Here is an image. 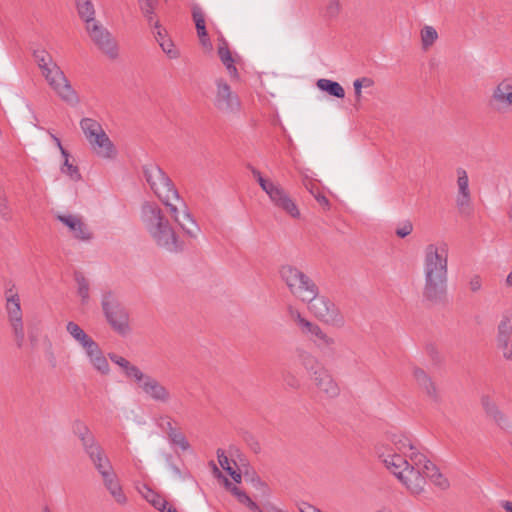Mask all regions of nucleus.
Returning a JSON list of instances; mask_svg holds the SVG:
<instances>
[{
	"label": "nucleus",
	"instance_id": "nucleus-22",
	"mask_svg": "<svg viewBox=\"0 0 512 512\" xmlns=\"http://www.w3.org/2000/svg\"><path fill=\"white\" fill-rule=\"evenodd\" d=\"M105 488L109 491L114 500L120 504L124 505L127 502V497L122 490V486L118 480L116 473L109 475L102 479Z\"/></svg>",
	"mask_w": 512,
	"mask_h": 512
},
{
	"label": "nucleus",
	"instance_id": "nucleus-46",
	"mask_svg": "<svg viewBox=\"0 0 512 512\" xmlns=\"http://www.w3.org/2000/svg\"><path fill=\"white\" fill-rule=\"evenodd\" d=\"M87 456L89 457L90 461L93 463L94 467L99 465V463H101V464L104 463V459H109L107 457L104 449L102 448V446H100L96 450L90 452L89 454H87Z\"/></svg>",
	"mask_w": 512,
	"mask_h": 512
},
{
	"label": "nucleus",
	"instance_id": "nucleus-63",
	"mask_svg": "<svg viewBox=\"0 0 512 512\" xmlns=\"http://www.w3.org/2000/svg\"><path fill=\"white\" fill-rule=\"evenodd\" d=\"M314 197L316 201L319 203V205L322 206L325 210L330 209V202L325 195L318 192L317 194L314 195Z\"/></svg>",
	"mask_w": 512,
	"mask_h": 512
},
{
	"label": "nucleus",
	"instance_id": "nucleus-4",
	"mask_svg": "<svg viewBox=\"0 0 512 512\" xmlns=\"http://www.w3.org/2000/svg\"><path fill=\"white\" fill-rule=\"evenodd\" d=\"M279 274L290 293L302 302L313 299L316 293H318L316 283L295 266L283 265L279 270Z\"/></svg>",
	"mask_w": 512,
	"mask_h": 512
},
{
	"label": "nucleus",
	"instance_id": "nucleus-43",
	"mask_svg": "<svg viewBox=\"0 0 512 512\" xmlns=\"http://www.w3.org/2000/svg\"><path fill=\"white\" fill-rule=\"evenodd\" d=\"M160 47L162 48L163 52L170 59H176L180 55L179 51L174 47V43L169 38L166 40L160 41Z\"/></svg>",
	"mask_w": 512,
	"mask_h": 512
},
{
	"label": "nucleus",
	"instance_id": "nucleus-27",
	"mask_svg": "<svg viewBox=\"0 0 512 512\" xmlns=\"http://www.w3.org/2000/svg\"><path fill=\"white\" fill-rule=\"evenodd\" d=\"M160 200L169 209V213H170L171 217L183 229V231L190 237L195 238V230L188 227L187 224L180 219L179 209H178L177 205L172 202L175 199L167 198V201H166V199H160Z\"/></svg>",
	"mask_w": 512,
	"mask_h": 512
},
{
	"label": "nucleus",
	"instance_id": "nucleus-64",
	"mask_svg": "<svg viewBox=\"0 0 512 512\" xmlns=\"http://www.w3.org/2000/svg\"><path fill=\"white\" fill-rule=\"evenodd\" d=\"M151 503L155 508H157L158 510H160L162 512H164L168 508L167 502L164 499H161L159 497L157 499L151 500Z\"/></svg>",
	"mask_w": 512,
	"mask_h": 512
},
{
	"label": "nucleus",
	"instance_id": "nucleus-2",
	"mask_svg": "<svg viewBox=\"0 0 512 512\" xmlns=\"http://www.w3.org/2000/svg\"><path fill=\"white\" fill-rule=\"evenodd\" d=\"M423 299L430 304H440L447 296L448 248L446 243L428 244L424 250Z\"/></svg>",
	"mask_w": 512,
	"mask_h": 512
},
{
	"label": "nucleus",
	"instance_id": "nucleus-20",
	"mask_svg": "<svg viewBox=\"0 0 512 512\" xmlns=\"http://www.w3.org/2000/svg\"><path fill=\"white\" fill-rule=\"evenodd\" d=\"M457 184L459 189V194L457 196V206L460 210H464L465 208H468L471 203V194L469 190V179L467 176V173L464 169L458 168L457 169Z\"/></svg>",
	"mask_w": 512,
	"mask_h": 512
},
{
	"label": "nucleus",
	"instance_id": "nucleus-61",
	"mask_svg": "<svg viewBox=\"0 0 512 512\" xmlns=\"http://www.w3.org/2000/svg\"><path fill=\"white\" fill-rule=\"evenodd\" d=\"M284 382L292 389H298L300 387L299 380L292 374H287L284 377Z\"/></svg>",
	"mask_w": 512,
	"mask_h": 512
},
{
	"label": "nucleus",
	"instance_id": "nucleus-7",
	"mask_svg": "<svg viewBox=\"0 0 512 512\" xmlns=\"http://www.w3.org/2000/svg\"><path fill=\"white\" fill-rule=\"evenodd\" d=\"M5 309L7 312L8 321L12 328L15 343L18 348H22L25 342V331L23 324V313L21 309L20 297L15 290V285L12 284L10 288L5 291Z\"/></svg>",
	"mask_w": 512,
	"mask_h": 512
},
{
	"label": "nucleus",
	"instance_id": "nucleus-23",
	"mask_svg": "<svg viewBox=\"0 0 512 512\" xmlns=\"http://www.w3.org/2000/svg\"><path fill=\"white\" fill-rule=\"evenodd\" d=\"M66 331L83 349L94 342V340L73 321H69L66 324Z\"/></svg>",
	"mask_w": 512,
	"mask_h": 512
},
{
	"label": "nucleus",
	"instance_id": "nucleus-16",
	"mask_svg": "<svg viewBox=\"0 0 512 512\" xmlns=\"http://www.w3.org/2000/svg\"><path fill=\"white\" fill-rule=\"evenodd\" d=\"M267 195L276 208L292 218L298 219L300 217V211L295 201L281 185L277 184Z\"/></svg>",
	"mask_w": 512,
	"mask_h": 512
},
{
	"label": "nucleus",
	"instance_id": "nucleus-54",
	"mask_svg": "<svg viewBox=\"0 0 512 512\" xmlns=\"http://www.w3.org/2000/svg\"><path fill=\"white\" fill-rule=\"evenodd\" d=\"M426 352L428 356L431 358V360L434 363H440L441 362V356L437 349V347L434 344H429L426 346Z\"/></svg>",
	"mask_w": 512,
	"mask_h": 512
},
{
	"label": "nucleus",
	"instance_id": "nucleus-55",
	"mask_svg": "<svg viewBox=\"0 0 512 512\" xmlns=\"http://www.w3.org/2000/svg\"><path fill=\"white\" fill-rule=\"evenodd\" d=\"M256 180L260 187L262 188V190L266 192V194H268L277 185V183L268 180L263 176H259L258 179Z\"/></svg>",
	"mask_w": 512,
	"mask_h": 512
},
{
	"label": "nucleus",
	"instance_id": "nucleus-15",
	"mask_svg": "<svg viewBox=\"0 0 512 512\" xmlns=\"http://www.w3.org/2000/svg\"><path fill=\"white\" fill-rule=\"evenodd\" d=\"M310 379L313 381L316 388L327 398L334 399L340 395L341 390L339 384L325 366L315 371L314 374L310 376Z\"/></svg>",
	"mask_w": 512,
	"mask_h": 512
},
{
	"label": "nucleus",
	"instance_id": "nucleus-51",
	"mask_svg": "<svg viewBox=\"0 0 512 512\" xmlns=\"http://www.w3.org/2000/svg\"><path fill=\"white\" fill-rule=\"evenodd\" d=\"M413 231V224L411 221H404L395 231L399 238H405L410 235Z\"/></svg>",
	"mask_w": 512,
	"mask_h": 512
},
{
	"label": "nucleus",
	"instance_id": "nucleus-28",
	"mask_svg": "<svg viewBox=\"0 0 512 512\" xmlns=\"http://www.w3.org/2000/svg\"><path fill=\"white\" fill-rule=\"evenodd\" d=\"M80 126L88 142H92L93 138H96L98 135L104 132L101 125L96 120L91 118H83L80 121Z\"/></svg>",
	"mask_w": 512,
	"mask_h": 512
},
{
	"label": "nucleus",
	"instance_id": "nucleus-26",
	"mask_svg": "<svg viewBox=\"0 0 512 512\" xmlns=\"http://www.w3.org/2000/svg\"><path fill=\"white\" fill-rule=\"evenodd\" d=\"M316 85L320 90L328 93L330 96H334L336 98L345 97L344 88L336 81L322 78L317 81Z\"/></svg>",
	"mask_w": 512,
	"mask_h": 512
},
{
	"label": "nucleus",
	"instance_id": "nucleus-52",
	"mask_svg": "<svg viewBox=\"0 0 512 512\" xmlns=\"http://www.w3.org/2000/svg\"><path fill=\"white\" fill-rule=\"evenodd\" d=\"M341 9L339 0H331L326 7V14L328 17H336Z\"/></svg>",
	"mask_w": 512,
	"mask_h": 512
},
{
	"label": "nucleus",
	"instance_id": "nucleus-44",
	"mask_svg": "<svg viewBox=\"0 0 512 512\" xmlns=\"http://www.w3.org/2000/svg\"><path fill=\"white\" fill-rule=\"evenodd\" d=\"M320 326L312 321H309L308 319H304L301 324L298 326L300 332L308 337L310 339V337H312V334L314 333V331L316 329H318Z\"/></svg>",
	"mask_w": 512,
	"mask_h": 512
},
{
	"label": "nucleus",
	"instance_id": "nucleus-40",
	"mask_svg": "<svg viewBox=\"0 0 512 512\" xmlns=\"http://www.w3.org/2000/svg\"><path fill=\"white\" fill-rule=\"evenodd\" d=\"M168 438L172 444L178 445L183 451H187L190 448V444L185 435L180 431L175 430L168 433Z\"/></svg>",
	"mask_w": 512,
	"mask_h": 512
},
{
	"label": "nucleus",
	"instance_id": "nucleus-1",
	"mask_svg": "<svg viewBox=\"0 0 512 512\" xmlns=\"http://www.w3.org/2000/svg\"><path fill=\"white\" fill-rule=\"evenodd\" d=\"M378 458L385 467L406 487L413 496L425 491L426 479L442 490L449 488L450 484L438 467L421 452L401 455L391 449L380 447L377 449Z\"/></svg>",
	"mask_w": 512,
	"mask_h": 512
},
{
	"label": "nucleus",
	"instance_id": "nucleus-62",
	"mask_svg": "<svg viewBox=\"0 0 512 512\" xmlns=\"http://www.w3.org/2000/svg\"><path fill=\"white\" fill-rule=\"evenodd\" d=\"M160 419L165 423H161L160 426L165 429L166 433H171L175 431L176 429L172 426V420L169 416H162Z\"/></svg>",
	"mask_w": 512,
	"mask_h": 512
},
{
	"label": "nucleus",
	"instance_id": "nucleus-41",
	"mask_svg": "<svg viewBox=\"0 0 512 512\" xmlns=\"http://www.w3.org/2000/svg\"><path fill=\"white\" fill-rule=\"evenodd\" d=\"M79 441L81 442L82 448L86 455L101 446L93 433L89 434L84 438L79 439Z\"/></svg>",
	"mask_w": 512,
	"mask_h": 512
},
{
	"label": "nucleus",
	"instance_id": "nucleus-10",
	"mask_svg": "<svg viewBox=\"0 0 512 512\" xmlns=\"http://www.w3.org/2000/svg\"><path fill=\"white\" fill-rule=\"evenodd\" d=\"M138 388L150 400L159 404H168L172 399V393L168 387L157 378L141 373L135 380Z\"/></svg>",
	"mask_w": 512,
	"mask_h": 512
},
{
	"label": "nucleus",
	"instance_id": "nucleus-13",
	"mask_svg": "<svg viewBox=\"0 0 512 512\" xmlns=\"http://www.w3.org/2000/svg\"><path fill=\"white\" fill-rule=\"evenodd\" d=\"M86 30L92 41L104 54H106L110 59L117 58V44L106 28L98 25V23L94 21L86 25Z\"/></svg>",
	"mask_w": 512,
	"mask_h": 512
},
{
	"label": "nucleus",
	"instance_id": "nucleus-56",
	"mask_svg": "<svg viewBox=\"0 0 512 512\" xmlns=\"http://www.w3.org/2000/svg\"><path fill=\"white\" fill-rule=\"evenodd\" d=\"M288 315L290 319L297 325V327L301 324V322L305 319L299 310L295 309L292 306L288 307Z\"/></svg>",
	"mask_w": 512,
	"mask_h": 512
},
{
	"label": "nucleus",
	"instance_id": "nucleus-59",
	"mask_svg": "<svg viewBox=\"0 0 512 512\" xmlns=\"http://www.w3.org/2000/svg\"><path fill=\"white\" fill-rule=\"evenodd\" d=\"M482 287V279L479 275H474L469 281V288L472 292H477Z\"/></svg>",
	"mask_w": 512,
	"mask_h": 512
},
{
	"label": "nucleus",
	"instance_id": "nucleus-36",
	"mask_svg": "<svg viewBox=\"0 0 512 512\" xmlns=\"http://www.w3.org/2000/svg\"><path fill=\"white\" fill-rule=\"evenodd\" d=\"M159 0H140V10L146 17L149 24H152L154 10L158 5Z\"/></svg>",
	"mask_w": 512,
	"mask_h": 512
},
{
	"label": "nucleus",
	"instance_id": "nucleus-30",
	"mask_svg": "<svg viewBox=\"0 0 512 512\" xmlns=\"http://www.w3.org/2000/svg\"><path fill=\"white\" fill-rule=\"evenodd\" d=\"M390 441L394 445L395 449L403 453L405 448H409L411 453L418 452L413 444L412 439L403 433H392L390 435Z\"/></svg>",
	"mask_w": 512,
	"mask_h": 512
},
{
	"label": "nucleus",
	"instance_id": "nucleus-57",
	"mask_svg": "<svg viewBox=\"0 0 512 512\" xmlns=\"http://www.w3.org/2000/svg\"><path fill=\"white\" fill-rule=\"evenodd\" d=\"M182 221H184L188 227H190L191 229L195 230V237L197 236V232L199 230V227L197 225V223L195 222V220L192 218V216L190 215V213H188L186 211V209L183 211V215H182Z\"/></svg>",
	"mask_w": 512,
	"mask_h": 512
},
{
	"label": "nucleus",
	"instance_id": "nucleus-33",
	"mask_svg": "<svg viewBox=\"0 0 512 512\" xmlns=\"http://www.w3.org/2000/svg\"><path fill=\"white\" fill-rule=\"evenodd\" d=\"M78 14L86 25L95 21V9L92 0H84L76 3Z\"/></svg>",
	"mask_w": 512,
	"mask_h": 512
},
{
	"label": "nucleus",
	"instance_id": "nucleus-24",
	"mask_svg": "<svg viewBox=\"0 0 512 512\" xmlns=\"http://www.w3.org/2000/svg\"><path fill=\"white\" fill-rule=\"evenodd\" d=\"M109 358L113 363L117 364L123 369L125 375L128 378L133 379L134 381L138 378L139 374L142 373L139 367L131 364L127 359H125L122 356H119L115 353H109Z\"/></svg>",
	"mask_w": 512,
	"mask_h": 512
},
{
	"label": "nucleus",
	"instance_id": "nucleus-6",
	"mask_svg": "<svg viewBox=\"0 0 512 512\" xmlns=\"http://www.w3.org/2000/svg\"><path fill=\"white\" fill-rule=\"evenodd\" d=\"M143 174L150 188L159 199L167 200V198H174L175 201L181 202L182 206L186 208L185 204L180 200L178 191L171 179L158 165L153 163L144 165Z\"/></svg>",
	"mask_w": 512,
	"mask_h": 512
},
{
	"label": "nucleus",
	"instance_id": "nucleus-48",
	"mask_svg": "<svg viewBox=\"0 0 512 512\" xmlns=\"http://www.w3.org/2000/svg\"><path fill=\"white\" fill-rule=\"evenodd\" d=\"M91 364L97 371H99L102 374H108L110 371L109 363L103 354L98 358L93 359V362Z\"/></svg>",
	"mask_w": 512,
	"mask_h": 512
},
{
	"label": "nucleus",
	"instance_id": "nucleus-21",
	"mask_svg": "<svg viewBox=\"0 0 512 512\" xmlns=\"http://www.w3.org/2000/svg\"><path fill=\"white\" fill-rule=\"evenodd\" d=\"M92 146L94 152L102 158H114L117 154V151L107 136V134L102 132L100 135H98L96 138L92 139V142H89Z\"/></svg>",
	"mask_w": 512,
	"mask_h": 512
},
{
	"label": "nucleus",
	"instance_id": "nucleus-14",
	"mask_svg": "<svg viewBox=\"0 0 512 512\" xmlns=\"http://www.w3.org/2000/svg\"><path fill=\"white\" fill-rule=\"evenodd\" d=\"M496 347L507 361H512V311H505L497 325Z\"/></svg>",
	"mask_w": 512,
	"mask_h": 512
},
{
	"label": "nucleus",
	"instance_id": "nucleus-45",
	"mask_svg": "<svg viewBox=\"0 0 512 512\" xmlns=\"http://www.w3.org/2000/svg\"><path fill=\"white\" fill-rule=\"evenodd\" d=\"M320 326L312 321H309L308 319H304L301 324L298 326L300 332L308 337L310 339V337H312V334L314 333V331L316 329H318Z\"/></svg>",
	"mask_w": 512,
	"mask_h": 512
},
{
	"label": "nucleus",
	"instance_id": "nucleus-32",
	"mask_svg": "<svg viewBox=\"0 0 512 512\" xmlns=\"http://www.w3.org/2000/svg\"><path fill=\"white\" fill-rule=\"evenodd\" d=\"M224 485L225 488L236 497L239 503L246 506L248 509L254 506L255 502L244 491L233 485L227 478H224Z\"/></svg>",
	"mask_w": 512,
	"mask_h": 512
},
{
	"label": "nucleus",
	"instance_id": "nucleus-8",
	"mask_svg": "<svg viewBox=\"0 0 512 512\" xmlns=\"http://www.w3.org/2000/svg\"><path fill=\"white\" fill-rule=\"evenodd\" d=\"M308 303L310 312L321 322L340 328L344 326L345 320L336 304L329 298L316 293L311 300H305Z\"/></svg>",
	"mask_w": 512,
	"mask_h": 512
},
{
	"label": "nucleus",
	"instance_id": "nucleus-60",
	"mask_svg": "<svg viewBox=\"0 0 512 512\" xmlns=\"http://www.w3.org/2000/svg\"><path fill=\"white\" fill-rule=\"evenodd\" d=\"M217 458L222 469H226V466L230 465L229 459L225 454V451L221 448L217 449Z\"/></svg>",
	"mask_w": 512,
	"mask_h": 512
},
{
	"label": "nucleus",
	"instance_id": "nucleus-58",
	"mask_svg": "<svg viewBox=\"0 0 512 512\" xmlns=\"http://www.w3.org/2000/svg\"><path fill=\"white\" fill-rule=\"evenodd\" d=\"M0 215L3 219L9 220L11 218V212L7 206L6 199L0 196Z\"/></svg>",
	"mask_w": 512,
	"mask_h": 512
},
{
	"label": "nucleus",
	"instance_id": "nucleus-50",
	"mask_svg": "<svg viewBox=\"0 0 512 512\" xmlns=\"http://www.w3.org/2000/svg\"><path fill=\"white\" fill-rule=\"evenodd\" d=\"M95 469L101 475L102 479L108 477L109 475L111 476V474L115 473L109 459H104V463H99V465H97Z\"/></svg>",
	"mask_w": 512,
	"mask_h": 512
},
{
	"label": "nucleus",
	"instance_id": "nucleus-19",
	"mask_svg": "<svg viewBox=\"0 0 512 512\" xmlns=\"http://www.w3.org/2000/svg\"><path fill=\"white\" fill-rule=\"evenodd\" d=\"M482 407L490 419H492L500 428L506 429L511 427L509 418L499 409L497 404L485 395L481 398Z\"/></svg>",
	"mask_w": 512,
	"mask_h": 512
},
{
	"label": "nucleus",
	"instance_id": "nucleus-17",
	"mask_svg": "<svg viewBox=\"0 0 512 512\" xmlns=\"http://www.w3.org/2000/svg\"><path fill=\"white\" fill-rule=\"evenodd\" d=\"M57 219L73 232L76 239L89 241L93 234L80 217L74 215H58Z\"/></svg>",
	"mask_w": 512,
	"mask_h": 512
},
{
	"label": "nucleus",
	"instance_id": "nucleus-31",
	"mask_svg": "<svg viewBox=\"0 0 512 512\" xmlns=\"http://www.w3.org/2000/svg\"><path fill=\"white\" fill-rule=\"evenodd\" d=\"M74 279L77 283V294L81 298V303L86 305L89 301V281L83 275V273L76 271L74 273Z\"/></svg>",
	"mask_w": 512,
	"mask_h": 512
},
{
	"label": "nucleus",
	"instance_id": "nucleus-3",
	"mask_svg": "<svg viewBox=\"0 0 512 512\" xmlns=\"http://www.w3.org/2000/svg\"><path fill=\"white\" fill-rule=\"evenodd\" d=\"M141 219L158 247L172 253L183 250L175 230L157 204L145 202L141 207Z\"/></svg>",
	"mask_w": 512,
	"mask_h": 512
},
{
	"label": "nucleus",
	"instance_id": "nucleus-49",
	"mask_svg": "<svg viewBox=\"0 0 512 512\" xmlns=\"http://www.w3.org/2000/svg\"><path fill=\"white\" fill-rule=\"evenodd\" d=\"M86 353V356L89 358L90 362H93V359L98 358L103 354L97 342L90 343L86 348L83 349Z\"/></svg>",
	"mask_w": 512,
	"mask_h": 512
},
{
	"label": "nucleus",
	"instance_id": "nucleus-5",
	"mask_svg": "<svg viewBox=\"0 0 512 512\" xmlns=\"http://www.w3.org/2000/svg\"><path fill=\"white\" fill-rule=\"evenodd\" d=\"M101 306L104 316L113 331L121 336H127L131 332L129 313L113 292L107 291L102 295Z\"/></svg>",
	"mask_w": 512,
	"mask_h": 512
},
{
	"label": "nucleus",
	"instance_id": "nucleus-11",
	"mask_svg": "<svg viewBox=\"0 0 512 512\" xmlns=\"http://www.w3.org/2000/svg\"><path fill=\"white\" fill-rule=\"evenodd\" d=\"M215 107L226 114H236L241 109V102L228 83L223 79L216 80Z\"/></svg>",
	"mask_w": 512,
	"mask_h": 512
},
{
	"label": "nucleus",
	"instance_id": "nucleus-34",
	"mask_svg": "<svg viewBox=\"0 0 512 512\" xmlns=\"http://www.w3.org/2000/svg\"><path fill=\"white\" fill-rule=\"evenodd\" d=\"M318 348H329L335 344L334 338L328 336L322 329L319 327L314 331L312 337L310 339Z\"/></svg>",
	"mask_w": 512,
	"mask_h": 512
},
{
	"label": "nucleus",
	"instance_id": "nucleus-38",
	"mask_svg": "<svg viewBox=\"0 0 512 512\" xmlns=\"http://www.w3.org/2000/svg\"><path fill=\"white\" fill-rule=\"evenodd\" d=\"M71 431L78 439L84 438L92 433L88 425L80 419H76L72 422Z\"/></svg>",
	"mask_w": 512,
	"mask_h": 512
},
{
	"label": "nucleus",
	"instance_id": "nucleus-35",
	"mask_svg": "<svg viewBox=\"0 0 512 512\" xmlns=\"http://www.w3.org/2000/svg\"><path fill=\"white\" fill-rule=\"evenodd\" d=\"M192 17L195 22L198 37L207 36V30L205 26V15L199 6H193Z\"/></svg>",
	"mask_w": 512,
	"mask_h": 512
},
{
	"label": "nucleus",
	"instance_id": "nucleus-37",
	"mask_svg": "<svg viewBox=\"0 0 512 512\" xmlns=\"http://www.w3.org/2000/svg\"><path fill=\"white\" fill-rule=\"evenodd\" d=\"M373 85H374V80L369 77H361V78H357L356 80H354L353 87H354V92H355L356 103H360L361 99H362L361 87L368 88V87H372Z\"/></svg>",
	"mask_w": 512,
	"mask_h": 512
},
{
	"label": "nucleus",
	"instance_id": "nucleus-9",
	"mask_svg": "<svg viewBox=\"0 0 512 512\" xmlns=\"http://www.w3.org/2000/svg\"><path fill=\"white\" fill-rule=\"evenodd\" d=\"M42 75L61 100L71 106H76L79 103L76 91L72 88L70 81L58 65L52 66L51 69H48Z\"/></svg>",
	"mask_w": 512,
	"mask_h": 512
},
{
	"label": "nucleus",
	"instance_id": "nucleus-12",
	"mask_svg": "<svg viewBox=\"0 0 512 512\" xmlns=\"http://www.w3.org/2000/svg\"><path fill=\"white\" fill-rule=\"evenodd\" d=\"M488 103L498 113L508 112L512 108V76L505 77L497 83Z\"/></svg>",
	"mask_w": 512,
	"mask_h": 512
},
{
	"label": "nucleus",
	"instance_id": "nucleus-53",
	"mask_svg": "<svg viewBox=\"0 0 512 512\" xmlns=\"http://www.w3.org/2000/svg\"><path fill=\"white\" fill-rule=\"evenodd\" d=\"M153 27L156 29V32L154 33L156 41L160 44V41L168 39L166 37V30L160 25L159 21H152Z\"/></svg>",
	"mask_w": 512,
	"mask_h": 512
},
{
	"label": "nucleus",
	"instance_id": "nucleus-39",
	"mask_svg": "<svg viewBox=\"0 0 512 512\" xmlns=\"http://www.w3.org/2000/svg\"><path fill=\"white\" fill-rule=\"evenodd\" d=\"M437 31L432 26H425L421 30V40L424 48L431 46L437 39Z\"/></svg>",
	"mask_w": 512,
	"mask_h": 512
},
{
	"label": "nucleus",
	"instance_id": "nucleus-29",
	"mask_svg": "<svg viewBox=\"0 0 512 512\" xmlns=\"http://www.w3.org/2000/svg\"><path fill=\"white\" fill-rule=\"evenodd\" d=\"M33 57L42 74L45 73L48 69H51L52 66L57 65L51 54L45 49H35L33 51Z\"/></svg>",
	"mask_w": 512,
	"mask_h": 512
},
{
	"label": "nucleus",
	"instance_id": "nucleus-47",
	"mask_svg": "<svg viewBox=\"0 0 512 512\" xmlns=\"http://www.w3.org/2000/svg\"><path fill=\"white\" fill-rule=\"evenodd\" d=\"M218 55L224 65L234 62L226 41H223L222 45L218 47Z\"/></svg>",
	"mask_w": 512,
	"mask_h": 512
},
{
	"label": "nucleus",
	"instance_id": "nucleus-42",
	"mask_svg": "<svg viewBox=\"0 0 512 512\" xmlns=\"http://www.w3.org/2000/svg\"><path fill=\"white\" fill-rule=\"evenodd\" d=\"M61 171L64 174H67L74 181H79L81 179V174L79 172L78 167L69 162V157L64 158V163L61 168Z\"/></svg>",
	"mask_w": 512,
	"mask_h": 512
},
{
	"label": "nucleus",
	"instance_id": "nucleus-18",
	"mask_svg": "<svg viewBox=\"0 0 512 512\" xmlns=\"http://www.w3.org/2000/svg\"><path fill=\"white\" fill-rule=\"evenodd\" d=\"M413 376L418 386L427 394V396L434 402L438 403L441 400L440 394L436 384L431 377L419 367L413 369Z\"/></svg>",
	"mask_w": 512,
	"mask_h": 512
},
{
	"label": "nucleus",
	"instance_id": "nucleus-25",
	"mask_svg": "<svg viewBox=\"0 0 512 512\" xmlns=\"http://www.w3.org/2000/svg\"><path fill=\"white\" fill-rule=\"evenodd\" d=\"M298 358L301 365L305 368L310 376H312L315 371H318L321 367L324 366L314 355L305 350L298 351Z\"/></svg>",
	"mask_w": 512,
	"mask_h": 512
}]
</instances>
